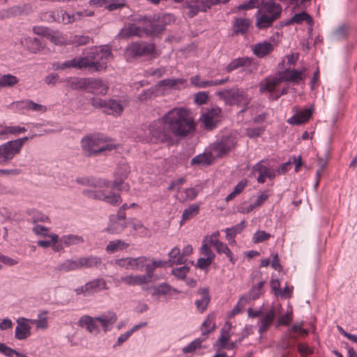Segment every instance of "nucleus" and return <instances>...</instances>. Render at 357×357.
<instances>
[{
  "instance_id": "44",
  "label": "nucleus",
  "mask_w": 357,
  "mask_h": 357,
  "mask_svg": "<svg viewBox=\"0 0 357 357\" xmlns=\"http://www.w3.org/2000/svg\"><path fill=\"white\" fill-rule=\"evenodd\" d=\"M262 294L260 290L257 289L255 287L252 286L247 294L241 296L240 301H245V303L251 300L255 301L259 298Z\"/></svg>"
},
{
  "instance_id": "15",
  "label": "nucleus",
  "mask_w": 357,
  "mask_h": 357,
  "mask_svg": "<svg viewBox=\"0 0 357 357\" xmlns=\"http://www.w3.org/2000/svg\"><path fill=\"white\" fill-rule=\"evenodd\" d=\"M86 89H89L88 92L90 93L97 91L102 94H106L108 86L100 78L86 77Z\"/></svg>"
},
{
  "instance_id": "4",
  "label": "nucleus",
  "mask_w": 357,
  "mask_h": 357,
  "mask_svg": "<svg viewBox=\"0 0 357 357\" xmlns=\"http://www.w3.org/2000/svg\"><path fill=\"white\" fill-rule=\"evenodd\" d=\"M90 104L96 109H102L107 115H120L123 110L120 101L114 99L104 100L93 97L90 99Z\"/></svg>"
},
{
  "instance_id": "23",
  "label": "nucleus",
  "mask_w": 357,
  "mask_h": 357,
  "mask_svg": "<svg viewBox=\"0 0 357 357\" xmlns=\"http://www.w3.org/2000/svg\"><path fill=\"white\" fill-rule=\"evenodd\" d=\"M169 259L168 267L173 265L184 264L187 261V259H183L180 249L178 247L173 248L168 253Z\"/></svg>"
},
{
  "instance_id": "36",
  "label": "nucleus",
  "mask_w": 357,
  "mask_h": 357,
  "mask_svg": "<svg viewBox=\"0 0 357 357\" xmlns=\"http://www.w3.org/2000/svg\"><path fill=\"white\" fill-rule=\"evenodd\" d=\"M84 241L83 237L79 235L67 234L61 236V243H64L65 247L82 243Z\"/></svg>"
},
{
  "instance_id": "12",
  "label": "nucleus",
  "mask_w": 357,
  "mask_h": 357,
  "mask_svg": "<svg viewBox=\"0 0 357 357\" xmlns=\"http://www.w3.org/2000/svg\"><path fill=\"white\" fill-rule=\"evenodd\" d=\"M20 153L12 141H8L0 145V165H5Z\"/></svg>"
},
{
  "instance_id": "55",
  "label": "nucleus",
  "mask_w": 357,
  "mask_h": 357,
  "mask_svg": "<svg viewBox=\"0 0 357 357\" xmlns=\"http://www.w3.org/2000/svg\"><path fill=\"white\" fill-rule=\"evenodd\" d=\"M275 317V307L273 306L260 319V323L271 326Z\"/></svg>"
},
{
  "instance_id": "30",
  "label": "nucleus",
  "mask_w": 357,
  "mask_h": 357,
  "mask_svg": "<svg viewBox=\"0 0 357 357\" xmlns=\"http://www.w3.org/2000/svg\"><path fill=\"white\" fill-rule=\"evenodd\" d=\"M250 25V20L249 19L236 17L234 22V31L236 33H245Z\"/></svg>"
},
{
  "instance_id": "5",
  "label": "nucleus",
  "mask_w": 357,
  "mask_h": 357,
  "mask_svg": "<svg viewBox=\"0 0 357 357\" xmlns=\"http://www.w3.org/2000/svg\"><path fill=\"white\" fill-rule=\"evenodd\" d=\"M126 52L132 59L151 56L155 52V45L145 41L132 42L126 47Z\"/></svg>"
},
{
  "instance_id": "41",
  "label": "nucleus",
  "mask_w": 357,
  "mask_h": 357,
  "mask_svg": "<svg viewBox=\"0 0 357 357\" xmlns=\"http://www.w3.org/2000/svg\"><path fill=\"white\" fill-rule=\"evenodd\" d=\"M305 68H303L301 70L296 69H290V75L289 77H282V79H284L286 82H294L298 84L301 80L303 79V74L305 72Z\"/></svg>"
},
{
  "instance_id": "24",
  "label": "nucleus",
  "mask_w": 357,
  "mask_h": 357,
  "mask_svg": "<svg viewBox=\"0 0 357 357\" xmlns=\"http://www.w3.org/2000/svg\"><path fill=\"white\" fill-rule=\"evenodd\" d=\"M79 263L80 268H90L100 266L102 264V259L99 257L90 255L88 257H79Z\"/></svg>"
},
{
  "instance_id": "21",
  "label": "nucleus",
  "mask_w": 357,
  "mask_h": 357,
  "mask_svg": "<svg viewBox=\"0 0 357 357\" xmlns=\"http://www.w3.org/2000/svg\"><path fill=\"white\" fill-rule=\"evenodd\" d=\"M107 284L104 279L98 278L87 282L85 284V291H87L89 296L100 291L102 289H107Z\"/></svg>"
},
{
  "instance_id": "6",
  "label": "nucleus",
  "mask_w": 357,
  "mask_h": 357,
  "mask_svg": "<svg viewBox=\"0 0 357 357\" xmlns=\"http://www.w3.org/2000/svg\"><path fill=\"white\" fill-rule=\"evenodd\" d=\"M290 68H286L284 70L278 71L274 77H268L259 82V92L272 93L276 91V87L282 82H285L282 79V77H289L290 75Z\"/></svg>"
},
{
  "instance_id": "1",
  "label": "nucleus",
  "mask_w": 357,
  "mask_h": 357,
  "mask_svg": "<svg viewBox=\"0 0 357 357\" xmlns=\"http://www.w3.org/2000/svg\"><path fill=\"white\" fill-rule=\"evenodd\" d=\"M195 130L196 123L188 110L175 107L150 123L147 137L151 143H167L170 146L176 143L175 138L183 139L192 136Z\"/></svg>"
},
{
  "instance_id": "54",
  "label": "nucleus",
  "mask_w": 357,
  "mask_h": 357,
  "mask_svg": "<svg viewBox=\"0 0 357 357\" xmlns=\"http://www.w3.org/2000/svg\"><path fill=\"white\" fill-rule=\"evenodd\" d=\"M203 342V340L201 338H197L195 340L192 341L187 346L184 347L182 349L184 354L192 353L195 351L197 349L201 347V344Z\"/></svg>"
},
{
  "instance_id": "29",
  "label": "nucleus",
  "mask_w": 357,
  "mask_h": 357,
  "mask_svg": "<svg viewBox=\"0 0 357 357\" xmlns=\"http://www.w3.org/2000/svg\"><path fill=\"white\" fill-rule=\"evenodd\" d=\"M119 35L123 38H128L130 36L142 37V31L140 27L135 24H128L127 27L120 31Z\"/></svg>"
},
{
  "instance_id": "51",
  "label": "nucleus",
  "mask_w": 357,
  "mask_h": 357,
  "mask_svg": "<svg viewBox=\"0 0 357 357\" xmlns=\"http://www.w3.org/2000/svg\"><path fill=\"white\" fill-rule=\"evenodd\" d=\"M271 235L264 230H258L256 231L252 237V242L254 243H259L268 240Z\"/></svg>"
},
{
  "instance_id": "26",
  "label": "nucleus",
  "mask_w": 357,
  "mask_h": 357,
  "mask_svg": "<svg viewBox=\"0 0 357 357\" xmlns=\"http://www.w3.org/2000/svg\"><path fill=\"white\" fill-rule=\"evenodd\" d=\"M153 15H150L146 18H144V21L139 26L146 36L155 37V27L153 26Z\"/></svg>"
},
{
  "instance_id": "20",
  "label": "nucleus",
  "mask_w": 357,
  "mask_h": 357,
  "mask_svg": "<svg viewBox=\"0 0 357 357\" xmlns=\"http://www.w3.org/2000/svg\"><path fill=\"white\" fill-rule=\"evenodd\" d=\"M198 294L202 295V298L198 299L195 301L196 307L200 311L201 313L204 312L211 301V296L209 295V288L204 287L200 288L198 290Z\"/></svg>"
},
{
  "instance_id": "32",
  "label": "nucleus",
  "mask_w": 357,
  "mask_h": 357,
  "mask_svg": "<svg viewBox=\"0 0 357 357\" xmlns=\"http://www.w3.org/2000/svg\"><path fill=\"white\" fill-rule=\"evenodd\" d=\"M25 43L29 51L33 54H36L44 48L40 40L38 38L29 37L25 39Z\"/></svg>"
},
{
  "instance_id": "33",
  "label": "nucleus",
  "mask_w": 357,
  "mask_h": 357,
  "mask_svg": "<svg viewBox=\"0 0 357 357\" xmlns=\"http://www.w3.org/2000/svg\"><path fill=\"white\" fill-rule=\"evenodd\" d=\"M58 270L60 271L69 272L79 269V258L76 260L67 259L58 265Z\"/></svg>"
},
{
  "instance_id": "34",
  "label": "nucleus",
  "mask_w": 357,
  "mask_h": 357,
  "mask_svg": "<svg viewBox=\"0 0 357 357\" xmlns=\"http://www.w3.org/2000/svg\"><path fill=\"white\" fill-rule=\"evenodd\" d=\"M75 181L77 183L85 186L102 188L101 179H97L93 177H77Z\"/></svg>"
},
{
  "instance_id": "59",
  "label": "nucleus",
  "mask_w": 357,
  "mask_h": 357,
  "mask_svg": "<svg viewBox=\"0 0 357 357\" xmlns=\"http://www.w3.org/2000/svg\"><path fill=\"white\" fill-rule=\"evenodd\" d=\"M82 194L93 199L102 200L105 192L102 190H84Z\"/></svg>"
},
{
  "instance_id": "47",
  "label": "nucleus",
  "mask_w": 357,
  "mask_h": 357,
  "mask_svg": "<svg viewBox=\"0 0 357 357\" xmlns=\"http://www.w3.org/2000/svg\"><path fill=\"white\" fill-rule=\"evenodd\" d=\"M199 207L197 204H194L189 206L183 212L181 222L191 218L194 213H197L199 212Z\"/></svg>"
},
{
  "instance_id": "45",
  "label": "nucleus",
  "mask_w": 357,
  "mask_h": 357,
  "mask_svg": "<svg viewBox=\"0 0 357 357\" xmlns=\"http://www.w3.org/2000/svg\"><path fill=\"white\" fill-rule=\"evenodd\" d=\"M190 271V267L187 265H184L178 268H174L171 271V274L174 275L178 280H184Z\"/></svg>"
},
{
  "instance_id": "16",
  "label": "nucleus",
  "mask_w": 357,
  "mask_h": 357,
  "mask_svg": "<svg viewBox=\"0 0 357 357\" xmlns=\"http://www.w3.org/2000/svg\"><path fill=\"white\" fill-rule=\"evenodd\" d=\"M312 107L305 109L303 111L298 112L288 119L287 122L291 125L296 126L305 123L310 119L312 114Z\"/></svg>"
},
{
  "instance_id": "37",
  "label": "nucleus",
  "mask_w": 357,
  "mask_h": 357,
  "mask_svg": "<svg viewBox=\"0 0 357 357\" xmlns=\"http://www.w3.org/2000/svg\"><path fill=\"white\" fill-rule=\"evenodd\" d=\"M169 261L158 260L153 261L152 264H146V274L151 280L153 276V273L158 267H168Z\"/></svg>"
},
{
  "instance_id": "14",
  "label": "nucleus",
  "mask_w": 357,
  "mask_h": 357,
  "mask_svg": "<svg viewBox=\"0 0 357 357\" xmlns=\"http://www.w3.org/2000/svg\"><path fill=\"white\" fill-rule=\"evenodd\" d=\"M278 19V15H269L264 12L256 14V26L261 30L271 27L273 22Z\"/></svg>"
},
{
  "instance_id": "17",
  "label": "nucleus",
  "mask_w": 357,
  "mask_h": 357,
  "mask_svg": "<svg viewBox=\"0 0 357 357\" xmlns=\"http://www.w3.org/2000/svg\"><path fill=\"white\" fill-rule=\"evenodd\" d=\"M261 162H264V160L257 162L253 167V169L259 173L257 181L259 183H264L266 181V178L273 179L275 177V172H271L266 166L261 164Z\"/></svg>"
},
{
  "instance_id": "10",
  "label": "nucleus",
  "mask_w": 357,
  "mask_h": 357,
  "mask_svg": "<svg viewBox=\"0 0 357 357\" xmlns=\"http://www.w3.org/2000/svg\"><path fill=\"white\" fill-rule=\"evenodd\" d=\"M152 15L153 26L155 31V37L162 33L167 25L175 20L174 15L170 13H157Z\"/></svg>"
},
{
  "instance_id": "11",
  "label": "nucleus",
  "mask_w": 357,
  "mask_h": 357,
  "mask_svg": "<svg viewBox=\"0 0 357 357\" xmlns=\"http://www.w3.org/2000/svg\"><path fill=\"white\" fill-rule=\"evenodd\" d=\"M30 322L29 319L24 317H20L17 320V326L15 331V338L19 340H22L28 338L31 333V327L29 324Z\"/></svg>"
},
{
  "instance_id": "57",
  "label": "nucleus",
  "mask_w": 357,
  "mask_h": 357,
  "mask_svg": "<svg viewBox=\"0 0 357 357\" xmlns=\"http://www.w3.org/2000/svg\"><path fill=\"white\" fill-rule=\"evenodd\" d=\"M229 81V77L221 79L219 80H206L202 81L199 84V88H206L212 86L222 85Z\"/></svg>"
},
{
  "instance_id": "53",
  "label": "nucleus",
  "mask_w": 357,
  "mask_h": 357,
  "mask_svg": "<svg viewBox=\"0 0 357 357\" xmlns=\"http://www.w3.org/2000/svg\"><path fill=\"white\" fill-rule=\"evenodd\" d=\"M102 201L113 206H117L121 203L122 199L119 194L111 193L109 195L104 194V197H102Z\"/></svg>"
},
{
  "instance_id": "42",
  "label": "nucleus",
  "mask_w": 357,
  "mask_h": 357,
  "mask_svg": "<svg viewBox=\"0 0 357 357\" xmlns=\"http://www.w3.org/2000/svg\"><path fill=\"white\" fill-rule=\"evenodd\" d=\"M94 319L91 317L90 316H83L81 317L79 321L81 323L82 326H85L86 329L91 332H98V328L97 325L94 323Z\"/></svg>"
},
{
  "instance_id": "28",
  "label": "nucleus",
  "mask_w": 357,
  "mask_h": 357,
  "mask_svg": "<svg viewBox=\"0 0 357 357\" xmlns=\"http://www.w3.org/2000/svg\"><path fill=\"white\" fill-rule=\"evenodd\" d=\"M252 63V59L249 57H238L232 60L226 67L227 72H231L240 67L250 66Z\"/></svg>"
},
{
  "instance_id": "2",
  "label": "nucleus",
  "mask_w": 357,
  "mask_h": 357,
  "mask_svg": "<svg viewBox=\"0 0 357 357\" xmlns=\"http://www.w3.org/2000/svg\"><path fill=\"white\" fill-rule=\"evenodd\" d=\"M109 138L102 135L96 134L84 137L81 140V147L84 156L90 158L97 156L104 151H110L116 148V145L102 143L109 141Z\"/></svg>"
},
{
  "instance_id": "48",
  "label": "nucleus",
  "mask_w": 357,
  "mask_h": 357,
  "mask_svg": "<svg viewBox=\"0 0 357 357\" xmlns=\"http://www.w3.org/2000/svg\"><path fill=\"white\" fill-rule=\"evenodd\" d=\"M128 225V223L124 220L123 222H120V221H115L112 225L107 227L105 230L111 234H117L121 232L125 228H126Z\"/></svg>"
},
{
  "instance_id": "38",
  "label": "nucleus",
  "mask_w": 357,
  "mask_h": 357,
  "mask_svg": "<svg viewBox=\"0 0 357 357\" xmlns=\"http://www.w3.org/2000/svg\"><path fill=\"white\" fill-rule=\"evenodd\" d=\"M19 82L18 78L11 74L0 76V90L4 87H12Z\"/></svg>"
},
{
  "instance_id": "19",
  "label": "nucleus",
  "mask_w": 357,
  "mask_h": 357,
  "mask_svg": "<svg viewBox=\"0 0 357 357\" xmlns=\"http://www.w3.org/2000/svg\"><path fill=\"white\" fill-rule=\"evenodd\" d=\"M273 50V45L269 41L255 45L252 47L253 54L259 58H262L270 54Z\"/></svg>"
},
{
  "instance_id": "62",
  "label": "nucleus",
  "mask_w": 357,
  "mask_h": 357,
  "mask_svg": "<svg viewBox=\"0 0 357 357\" xmlns=\"http://www.w3.org/2000/svg\"><path fill=\"white\" fill-rule=\"evenodd\" d=\"M22 13H23V9L18 6H15L8 9L4 10V13H6L5 16L6 17V18H10V17L20 15Z\"/></svg>"
},
{
  "instance_id": "13",
  "label": "nucleus",
  "mask_w": 357,
  "mask_h": 357,
  "mask_svg": "<svg viewBox=\"0 0 357 357\" xmlns=\"http://www.w3.org/2000/svg\"><path fill=\"white\" fill-rule=\"evenodd\" d=\"M262 12L269 15L277 14L279 18L282 14V8L280 3L275 2L273 0H262L259 5V10H257V15Z\"/></svg>"
},
{
  "instance_id": "22",
  "label": "nucleus",
  "mask_w": 357,
  "mask_h": 357,
  "mask_svg": "<svg viewBox=\"0 0 357 357\" xmlns=\"http://www.w3.org/2000/svg\"><path fill=\"white\" fill-rule=\"evenodd\" d=\"M213 162V158L211 153H203L195 156L190 161V165H202L203 167H207L212 165Z\"/></svg>"
},
{
  "instance_id": "27",
  "label": "nucleus",
  "mask_w": 357,
  "mask_h": 357,
  "mask_svg": "<svg viewBox=\"0 0 357 357\" xmlns=\"http://www.w3.org/2000/svg\"><path fill=\"white\" fill-rule=\"evenodd\" d=\"M67 86L74 90H86V78L83 77H68L66 79Z\"/></svg>"
},
{
  "instance_id": "25",
  "label": "nucleus",
  "mask_w": 357,
  "mask_h": 357,
  "mask_svg": "<svg viewBox=\"0 0 357 357\" xmlns=\"http://www.w3.org/2000/svg\"><path fill=\"white\" fill-rule=\"evenodd\" d=\"M121 280L128 285H142L151 282L146 274L135 276L127 275L121 278Z\"/></svg>"
},
{
  "instance_id": "61",
  "label": "nucleus",
  "mask_w": 357,
  "mask_h": 357,
  "mask_svg": "<svg viewBox=\"0 0 357 357\" xmlns=\"http://www.w3.org/2000/svg\"><path fill=\"white\" fill-rule=\"evenodd\" d=\"M126 6V3L124 0H116L114 1H108L107 5L105 6V8L109 11H113L121 8H123Z\"/></svg>"
},
{
  "instance_id": "63",
  "label": "nucleus",
  "mask_w": 357,
  "mask_h": 357,
  "mask_svg": "<svg viewBox=\"0 0 357 357\" xmlns=\"http://www.w3.org/2000/svg\"><path fill=\"white\" fill-rule=\"evenodd\" d=\"M213 259H211L208 257H200L197 259V263L195 264L196 268L205 270L207 269L210 265L212 264Z\"/></svg>"
},
{
  "instance_id": "3",
  "label": "nucleus",
  "mask_w": 357,
  "mask_h": 357,
  "mask_svg": "<svg viewBox=\"0 0 357 357\" xmlns=\"http://www.w3.org/2000/svg\"><path fill=\"white\" fill-rule=\"evenodd\" d=\"M215 95L227 105H239L248 97L247 92L237 86L218 91Z\"/></svg>"
},
{
  "instance_id": "9",
  "label": "nucleus",
  "mask_w": 357,
  "mask_h": 357,
  "mask_svg": "<svg viewBox=\"0 0 357 357\" xmlns=\"http://www.w3.org/2000/svg\"><path fill=\"white\" fill-rule=\"evenodd\" d=\"M236 145L235 139L231 136H222L213 144V149L217 152L216 157L221 158L229 152Z\"/></svg>"
},
{
  "instance_id": "49",
  "label": "nucleus",
  "mask_w": 357,
  "mask_h": 357,
  "mask_svg": "<svg viewBox=\"0 0 357 357\" xmlns=\"http://www.w3.org/2000/svg\"><path fill=\"white\" fill-rule=\"evenodd\" d=\"M107 67V63L100 62L97 61L96 62L91 61L90 63H86V68H89V71L91 72H100L105 70Z\"/></svg>"
},
{
  "instance_id": "8",
  "label": "nucleus",
  "mask_w": 357,
  "mask_h": 357,
  "mask_svg": "<svg viewBox=\"0 0 357 357\" xmlns=\"http://www.w3.org/2000/svg\"><path fill=\"white\" fill-rule=\"evenodd\" d=\"M112 52L109 49H98L94 46L91 48L84 49L83 51V56L84 63H90L91 61L96 62L100 61L103 56L107 59V56L111 55Z\"/></svg>"
},
{
  "instance_id": "52",
  "label": "nucleus",
  "mask_w": 357,
  "mask_h": 357,
  "mask_svg": "<svg viewBox=\"0 0 357 357\" xmlns=\"http://www.w3.org/2000/svg\"><path fill=\"white\" fill-rule=\"evenodd\" d=\"M264 131V126H260L257 128H248L245 130V134L249 138L252 139L261 136Z\"/></svg>"
},
{
  "instance_id": "60",
  "label": "nucleus",
  "mask_w": 357,
  "mask_h": 357,
  "mask_svg": "<svg viewBox=\"0 0 357 357\" xmlns=\"http://www.w3.org/2000/svg\"><path fill=\"white\" fill-rule=\"evenodd\" d=\"M292 321V312H287L284 315L282 316L278 319L276 322L275 327L280 326H289L290 322Z\"/></svg>"
},
{
  "instance_id": "58",
  "label": "nucleus",
  "mask_w": 357,
  "mask_h": 357,
  "mask_svg": "<svg viewBox=\"0 0 357 357\" xmlns=\"http://www.w3.org/2000/svg\"><path fill=\"white\" fill-rule=\"evenodd\" d=\"M68 61L70 68H74L79 70L86 68V63L84 62V59L82 56L75 57L71 60H68Z\"/></svg>"
},
{
  "instance_id": "39",
  "label": "nucleus",
  "mask_w": 357,
  "mask_h": 357,
  "mask_svg": "<svg viewBox=\"0 0 357 357\" xmlns=\"http://www.w3.org/2000/svg\"><path fill=\"white\" fill-rule=\"evenodd\" d=\"M245 227V221L243 220L240 223L236 224L231 228H226L225 232L227 233L226 238L233 239L236 234H240Z\"/></svg>"
},
{
  "instance_id": "7",
  "label": "nucleus",
  "mask_w": 357,
  "mask_h": 357,
  "mask_svg": "<svg viewBox=\"0 0 357 357\" xmlns=\"http://www.w3.org/2000/svg\"><path fill=\"white\" fill-rule=\"evenodd\" d=\"M222 109L218 107H212L202 113L200 121L203 123L204 127L207 130H213L220 124Z\"/></svg>"
},
{
  "instance_id": "18",
  "label": "nucleus",
  "mask_w": 357,
  "mask_h": 357,
  "mask_svg": "<svg viewBox=\"0 0 357 357\" xmlns=\"http://www.w3.org/2000/svg\"><path fill=\"white\" fill-rule=\"evenodd\" d=\"M209 243L215 248L218 253H219V254L224 253L229 258V261L232 264H235V263L236 262L237 258L234 257L233 253L231 252L230 249L228 248L227 244L224 243L223 242H222L218 239L217 240L211 239L209 241Z\"/></svg>"
},
{
  "instance_id": "46",
  "label": "nucleus",
  "mask_w": 357,
  "mask_h": 357,
  "mask_svg": "<svg viewBox=\"0 0 357 357\" xmlns=\"http://www.w3.org/2000/svg\"><path fill=\"white\" fill-rule=\"evenodd\" d=\"M186 82L185 79H165L160 82V85L168 88L176 89L178 84H183Z\"/></svg>"
},
{
  "instance_id": "56",
  "label": "nucleus",
  "mask_w": 357,
  "mask_h": 357,
  "mask_svg": "<svg viewBox=\"0 0 357 357\" xmlns=\"http://www.w3.org/2000/svg\"><path fill=\"white\" fill-rule=\"evenodd\" d=\"M348 33V26L341 24L333 31V36L336 39L344 38Z\"/></svg>"
},
{
  "instance_id": "31",
  "label": "nucleus",
  "mask_w": 357,
  "mask_h": 357,
  "mask_svg": "<svg viewBox=\"0 0 357 357\" xmlns=\"http://www.w3.org/2000/svg\"><path fill=\"white\" fill-rule=\"evenodd\" d=\"M230 324L227 328L225 326L221 329V334L218 337V340L213 344V347H218L220 349L226 347V344L228 342L230 337Z\"/></svg>"
},
{
  "instance_id": "35",
  "label": "nucleus",
  "mask_w": 357,
  "mask_h": 357,
  "mask_svg": "<svg viewBox=\"0 0 357 357\" xmlns=\"http://www.w3.org/2000/svg\"><path fill=\"white\" fill-rule=\"evenodd\" d=\"M172 289V287L167 282L161 283L157 286H151L150 287H147V289L151 291V293L153 296L167 295Z\"/></svg>"
},
{
  "instance_id": "43",
  "label": "nucleus",
  "mask_w": 357,
  "mask_h": 357,
  "mask_svg": "<svg viewBox=\"0 0 357 357\" xmlns=\"http://www.w3.org/2000/svg\"><path fill=\"white\" fill-rule=\"evenodd\" d=\"M47 311H42L38 314L37 319H29L31 324H36L37 328L46 329L48 326L47 317L45 315Z\"/></svg>"
},
{
  "instance_id": "40",
  "label": "nucleus",
  "mask_w": 357,
  "mask_h": 357,
  "mask_svg": "<svg viewBox=\"0 0 357 357\" xmlns=\"http://www.w3.org/2000/svg\"><path fill=\"white\" fill-rule=\"evenodd\" d=\"M135 261V258L134 257H126L116 259L115 264L126 269L136 270L137 264Z\"/></svg>"
},
{
  "instance_id": "50",
  "label": "nucleus",
  "mask_w": 357,
  "mask_h": 357,
  "mask_svg": "<svg viewBox=\"0 0 357 357\" xmlns=\"http://www.w3.org/2000/svg\"><path fill=\"white\" fill-rule=\"evenodd\" d=\"M33 31L35 34L42 36H51V41L54 42L55 37L52 36V30L50 28L38 26H33Z\"/></svg>"
},
{
  "instance_id": "64",
  "label": "nucleus",
  "mask_w": 357,
  "mask_h": 357,
  "mask_svg": "<svg viewBox=\"0 0 357 357\" xmlns=\"http://www.w3.org/2000/svg\"><path fill=\"white\" fill-rule=\"evenodd\" d=\"M270 283L271 287L272 290L274 291V294L275 296H284V291H282V289H280V284L278 279H271Z\"/></svg>"
}]
</instances>
